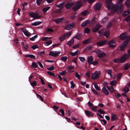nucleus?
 Returning <instances> with one entry per match:
<instances>
[{"label": "nucleus", "mask_w": 130, "mask_h": 130, "mask_svg": "<svg viewBox=\"0 0 130 130\" xmlns=\"http://www.w3.org/2000/svg\"><path fill=\"white\" fill-rule=\"evenodd\" d=\"M119 38L120 39L122 40H124L126 39H128V40L125 41L123 43L122 45L126 47L130 39V36H128V34L127 32H124L120 35Z\"/></svg>", "instance_id": "1"}, {"label": "nucleus", "mask_w": 130, "mask_h": 130, "mask_svg": "<svg viewBox=\"0 0 130 130\" xmlns=\"http://www.w3.org/2000/svg\"><path fill=\"white\" fill-rule=\"evenodd\" d=\"M123 1V0H119L115 8V11L119 10L118 13L120 14L123 10L124 6L123 4H122Z\"/></svg>", "instance_id": "2"}, {"label": "nucleus", "mask_w": 130, "mask_h": 130, "mask_svg": "<svg viewBox=\"0 0 130 130\" xmlns=\"http://www.w3.org/2000/svg\"><path fill=\"white\" fill-rule=\"evenodd\" d=\"M108 1V3L107 4V8L109 10H111L113 9L116 12L119 11V10L117 11H115V8L116 6L111 2V1L112 0H107Z\"/></svg>", "instance_id": "3"}, {"label": "nucleus", "mask_w": 130, "mask_h": 130, "mask_svg": "<svg viewBox=\"0 0 130 130\" xmlns=\"http://www.w3.org/2000/svg\"><path fill=\"white\" fill-rule=\"evenodd\" d=\"M82 5V3L80 1H79L77 2L76 5L72 9L74 11L78 10L80 8Z\"/></svg>", "instance_id": "4"}, {"label": "nucleus", "mask_w": 130, "mask_h": 130, "mask_svg": "<svg viewBox=\"0 0 130 130\" xmlns=\"http://www.w3.org/2000/svg\"><path fill=\"white\" fill-rule=\"evenodd\" d=\"M29 14L30 17L35 19H38L41 17V16L39 15L38 13L36 12H33L31 11L29 13Z\"/></svg>", "instance_id": "5"}, {"label": "nucleus", "mask_w": 130, "mask_h": 130, "mask_svg": "<svg viewBox=\"0 0 130 130\" xmlns=\"http://www.w3.org/2000/svg\"><path fill=\"white\" fill-rule=\"evenodd\" d=\"M101 74L100 71H99L98 72L97 71H95L94 73L92 74V78L93 79H97L99 77Z\"/></svg>", "instance_id": "6"}, {"label": "nucleus", "mask_w": 130, "mask_h": 130, "mask_svg": "<svg viewBox=\"0 0 130 130\" xmlns=\"http://www.w3.org/2000/svg\"><path fill=\"white\" fill-rule=\"evenodd\" d=\"M116 41L114 40H111L109 41L108 43V44L109 45V47L112 48L115 47L116 45Z\"/></svg>", "instance_id": "7"}, {"label": "nucleus", "mask_w": 130, "mask_h": 130, "mask_svg": "<svg viewBox=\"0 0 130 130\" xmlns=\"http://www.w3.org/2000/svg\"><path fill=\"white\" fill-rule=\"evenodd\" d=\"M107 42V41L106 40H101L98 41L96 44L98 46H100L105 45Z\"/></svg>", "instance_id": "8"}, {"label": "nucleus", "mask_w": 130, "mask_h": 130, "mask_svg": "<svg viewBox=\"0 0 130 130\" xmlns=\"http://www.w3.org/2000/svg\"><path fill=\"white\" fill-rule=\"evenodd\" d=\"M74 24L73 23L71 24L67 25L65 27L64 29L68 30H70L74 27Z\"/></svg>", "instance_id": "9"}, {"label": "nucleus", "mask_w": 130, "mask_h": 130, "mask_svg": "<svg viewBox=\"0 0 130 130\" xmlns=\"http://www.w3.org/2000/svg\"><path fill=\"white\" fill-rule=\"evenodd\" d=\"M101 27V25L99 24H98L92 28V31L94 32H95L98 31Z\"/></svg>", "instance_id": "10"}, {"label": "nucleus", "mask_w": 130, "mask_h": 130, "mask_svg": "<svg viewBox=\"0 0 130 130\" xmlns=\"http://www.w3.org/2000/svg\"><path fill=\"white\" fill-rule=\"evenodd\" d=\"M128 56L126 54H125L123 55L120 58V62L122 63L124 62L128 59Z\"/></svg>", "instance_id": "11"}, {"label": "nucleus", "mask_w": 130, "mask_h": 130, "mask_svg": "<svg viewBox=\"0 0 130 130\" xmlns=\"http://www.w3.org/2000/svg\"><path fill=\"white\" fill-rule=\"evenodd\" d=\"M21 29L22 31L24 34L26 36H28L30 35V33L26 30L25 28H22Z\"/></svg>", "instance_id": "12"}, {"label": "nucleus", "mask_w": 130, "mask_h": 130, "mask_svg": "<svg viewBox=\"0 0 130 130\" xmlns=\"http://www.w3.org/2000/svg\"><path fill=\"white\" fill-rule=\"evenodd\" d=\"M90 21L89 20H87L82 23L81 24V26L82 27H84L87 25L89 24L90 23Z\"/></svg>", "instance_id": "13"}, {"label": "nucleus", "mask_w": 130, "mask_h": 130, "mask_svg": "<svg viewBox=\"0 0 130 130\" xmlns=\"http://www.w3.org/2000/svg\"><path fill=\"white\" fill-rule=\"evenodd\" d=\"M74 3L73 2H69L66 5L65 7L67 9H69L74 5Z\"/></svg>", "instance_id": "14"}, {"label": "nucleus", "mask_w": 130, "mask_h": 130, "mask_svg": "<svg viewBox=\"0 0 130 130\" xmlns=\"http://www.w3.org/2000/svg\"><path fill=\"white\" fill-rule=\"evenodd\" d=\"M64 19L63 18H58L53 20L57 24H58L62 21Z\"/></svg>", "instance_id": "15"}, {"label": "nucleus", "mask_w": 130, "mask_h": 130, "mask_svg": "<svg viewBox=\"0 0 130 130\" xmlns=\"http://www.w3.org/2000/svg\"><path fill=\"white\" fill-rule=\"evenodd\" d=\"M101 4L100 3L96 4L94 7V10H99L101 8Z\"/></svg>", "instance_id": "16"}, {"label": "nucleus", "mask_w": 130, "mask_h": 130, "mask_svg": "<svg viewBox=\"0 0 130 130\" xmlns=\"http://www.w3.org/2000/svg\"><path fill=\"white\" fill-rule=\"evenodd\" d=\"M49 54L50 56L55 57H56L58 56V54L55 52L50 51Z\"/></svg>", "instance_id": "17"}, {"label": "nucleus", "mask_w": 130, "mask_h": 130, "mask_svg": "<svg viewBox=\"0 0 130 130\" xmlns=\"http://www.w3.org/2000/svg\"><path fill=\"white\" fill-rule=\"evenodd\" d=\"M85 112L86 115L88 117H93V113L87 110H85Z\"/></svg>", "instance_id": "18"}, {"label": "nucleus", "mask_w": 130, "mask_h": 130, "mask_svg": "<svg viewBox=\"0 0 130 130\" xmlns=\"http://www.w3.org/2000/svg\"><path fill=\"white\" fill-rule=\"evenodd\" d=\"M102 91L104 94L107 95H108L109 93L105 86H104L102 88Z\"/></svg>", "instance_id": "19"}, {"label": "nucleus", "mask_w": 130, "mask_h": 130, "mask_svg": "<svg viewBox=\"0 0 130 130\" xmlns=\"http://www.w3.org/2000/svg\"><path fill=\"white\" fill-rule=\"evenodd\" d=\"M74 43V40L73 38L70 41H68L67 43V44L68 45H69V46L70 47L72 46V45Z\"/></svg>", "instance_id": "20"}, {"label": "nucleus", "mask_w": 130, "mask_h": 130, "mask_svg": "<svg viewBox=\"0 0 130 130\" xmlns=\"http://www.w3.org/2000/svg\"><path fill=\"white\" fill-rule=\"evenodd\" d=\"M93 58L91 56L89 57L87 60L88 63L89 64H91V63L93 61Z\"/></svg>", "instance_id": "21"}, {"label": "nucleus", "mask_w": 130, "mask_h": 130, "mask_svg": "<svg viewBox=\"0 0 130 130\" xmlns=\"http://www.w3.org/2000/svg\"><path fill=\"white\" fill-rule=\"evenodd\" d=\"M106 55L105 53H104L103 52H101L97 55V56L99 58H101L105 56Z\"/></svg>", "instance_id": "22"}, {"label": "nucleus", "mask_w": 130, "mask_h": 130, "mask_svg": "<svg viewBox=\"0 0 130 130\" xmlns=\"http://www.w3.org/2000/svg\"><path fill=\"white\" fill-rule=\"evenodd\" d=\"M24 56L25 57H29L33 59H36L35 56L32 54L26 55H25Z\"/></svg>", "instance_id": "23"}, {"label": "nucleus", "mask_w": 130, "mask_h": 130, "mask_svg": "<svg viewBox=\"0 0 130 130\" xmlns=\"http://www.w3.org/2000/svg\"><path fill=\"white\" fill-rule=\"evenodd\" d=\"M118 119V118L116 117V116L115 114H112L111 116V121H114Z\"/></svg>", "instance_id": "24"}, {"label": "nucleus", "mask_w": 130, "mask_h": 130, "mask_svg": "<svg viewBox=\"0 0 130 130\" xmlns=\"http://www.w3.org/2000/svg\"><path fill=\"white\" fill-rule=\"evenodd\" d=\"M50 8V7H47L43 8L42 9V11L44 13H45Z\"/></svg>", "instance_id": "25"}, {"label": "nucleus", "mask_w": 130, "mask_h": 130, "mask_svg": "<svg viewBox=\"0 0 130 130\" xmlns=\"http://www.w3.org/2000/svg\"><path fill=\"white\" fill-rule=\"evenodd\" d=\"M110 34V31L109 30H107L105 31L104 33V36L108 38L109 37Z\"/></svg>", "instance_id": "26"}, {"label": "nucleus", "mask_w": 130, "mask_h": 130, "mask_svg": "<svg viewBox=\"0 0 130 130\" xmlns=\"http://www.w3.org/2000/svg\"><path fill=\"white\" fill-rule=\"evenodd\" d=\"M78 51L77 50L74 53L72 52H70V54L72 56H75L78 54Z\"/></svg>", "instance_id": "27"}, {"label": "nucleus", "mask_w": 130, "mask_h": 130, "mask_svg": "<svg viewBox=\"0 0 130 130\" xmlns=\"http://www.w3.org/2000/svg\"><path fill=\"white\" fill-rule=\"evenodd\" d=\"M91 41V40L90 39H88L86 40H85L83 42V44H87L90 42Z\"/></svg>", "instance_id": "28"}, {"label": "nucleus", "mask_w": 130, "mask_h": 130, "mask_svg": "<svg viewBox=\"0 0 130 130\" xmlns=\"http://www.w3.org/2000/svg\"><path fill=\"white\" fill-rule=\"evenodd\" d=\"M41 23V21L36 22L32 23V25L34 26H36L40 24Z\"/></svg>", "instance_id": "29"}, {"label": "nucleus", "mask_w": 130, "mask_h": 130, "mask_svg": "<svg viewBox=\"0 0 130 130\" xmlns=\"http://www.w3.org/2000/svg\"><path fill=\"white\" fill-rule=\"evenodd\" d=\"M130 13V11L128 10H127L125 11L123 13V17L126 16L127 15Z\"/></svg>", "instance_id": "30"}, {"label": "nucleus", "mask_w": 130, "mask_h": 130, "mask_svg": "<svg viewBox=\"0 0 130 130\" xmlns=\"http://www.w3.org/2000/svg\"><path fill=\"white\" fill-rule=\"evenodd\" d=\"M81 38V35L80 34H78L74 36L73 38H76L78 39H80Z\"/></svg>", "instance_id": "31"}, {"label": "nucleus", "mask_w": 130, "mask_h": 130, "mask_svg": "<svg viewBox=\"0 0 130 130\" xmlns=\"http://www.w3.org/2000/svg\"><path fill=\"white\" fill-rule=\"evenodd\" d=\"M107 87L109 90V91L111 93H112L114 91V89L112 87H109L108 86H107Z\"/></svg>", "instance_id": "32"}, {"label": "nucleus", "mask_w": 130, "mask_h": 130, "mask_svg": "<svg viewBox=\"0 0 130 130\" xmlns=\"http://www.w3.org/2000/svg\"><path fill=\"white\" fill-rule=\"evenodd\" d=\"M71 34V32H70L64 34L63 36L65 38H68Z\"/></svg>", "instance_id": "33"}, {"label": "nucleus", "mask_w": 130, "mask_h": 130, "mask_svg": "<svg viewBox=\"0 0 130 130\" xmlns=\"http://www.w3.org/2000/svg\"><path fill=\"white\" fill-rule=\"evenodd\" d=\"M31 67L33 68H38V66L37 63L35 62H33L31 65Z\"/></svg>", "instance_id": "34"}, {"label": "nucleus", "mask_w": 130, "mask_h": 130, "mask_svg": "<svg viewBox=\"0 0 130 130\" xmlns=\"http://www.w3.org/2000/svg\"><path fill=\"white\" fill-rule=\"evenodd\" d=\"M67 59L68 57L66 56H65L61 57L60 59L64 62H65L67 61Z\"/></svg>", "instance_id": "35"}, {"label": "nucleus", "mask_w": 130, "mask_h": 130, "mask_svg": "<svg viewBox=\"0 0 130 130\" xmlns=\"http://www.w3.org/2000/svg\"><path fill=\"white\" fill-rule=\"evenodd\" d=\"M108 18L107 17H105L102 20V22L103 23H106L108 20Z\"/></svg>", "instance_id": "36"}, {"label": "nucleus", "mask_w": 130, "mask_h": 130, "mask_svg": "<svg viewBox=\"0 0 130 130\" xmlns=\"http://www.w3.org/2000/svg\"><path fill=\"white\" fill-rule=\"evenodd\" d=\"M125 4L127 7H130V0H127L125 3Z\"/></svg>", "instance_id": "37"}, {"label": "nucleus", "mask_w": 130, "mask_h": 130, "mask_svg": "<svg viewBox=\"0 0 130 130\" xmlns=\"http://www.w3.org/2000/svg\"><path fill=\"white\" fill-rule=\"evenodd\" d=\"M130 67V64H127V63H126L125 64V66L124 67V69L126 70H127L128 68Z\"/></svg>", "instance_id": "38"}, {"label": "nucleus", "mask_w": 130, "mask_h": 130, "mask_svg": "<svg viewBox=\"0 0 130 130\" xmlns=\"http://www.w3.org/2000/svg\"><path fill=\"white\" fill-rule=\"evenodd\" d=\"M105 72H107L108 74L111 77V76L112 75V71L111 70H107L105 71Z\"/></svg>", "instance_id": "39"}, {"label": "nucleus", "mask_w": 130, "mask_h": 130, "mask_svg": "<svg viewBox=\"0 0 130 130\" xmlns=\"http://www.w3.org/2000/svg\"><path fill=\"white\" fill-rule=\"evenodd\" d=\"M113 62L116 63H119L121 62L120 59L117 58H115L113 60Z\"/></svg>", "instance_id": "40"}, {"label": "nucleus", "mask_w": 130, "mask_h": 130, "mask_svg": "<svg viewBox=\"0 0 130 130\" xmlns=\"http://www.w3.org/2000/svg\"><path fill=\"white\" fill-rule=\"evenodd\" d=\"M88 12L87 10H85L82 12L81 14L82 15L85 16L87 15V13Z\"/></svg>", "instance_id": "41"}, {"label": "nucleus", "mask_w": 130, "mask_h": 130, "mask_svg": "<svg viewBox=\"0 0 130 130\" xmlns=\"http://www.w3.org/2000/svg\"><path fill=\"white\" fill-rule=\"evenodd\" d=\"M36 95L37 96V98H39L40 100L42 101H43V98L41 96L39 95L37 93L36 94Z\"/></svg>", "instance_id": "42"}, {"label": "nucleus", "mask_w": 130, "mask_h": 130, "mask_svg": "<svg viewBox=\"0 0 130 130\" xmlns=\"http://www.w3.org/2000/svg\"><path fill=\"white\" fill-rule=\"evenodd\" d=\"M52 41L51 40H49L48 41H47L45 44V45L46 46L49 45L50 44H51L52 43Z\"/></svg>", "instance_id": "43"}, {"label": "nucleus", "mask_w": 130, "mask_h": 130, "mask_svg": "<svg viewBox=\"0 0 130 130\" xmlns=\"http://www.w3.org/2000/svg\"><path fill=\"white\" fill-rule=\"evenodd\" d=\"M65 39V38L63 36H62L59 37V40L61 42H62Z\"/></svg>", "instance_id": "44"}, {"label": "nucleus", "mask_w": 130, "mask_h": 130, "mask_svg": "<svg viewBox=\"0 0 130 130\" xmlns=\"http://www.w3.org/2000/svg\"><path fill=\"white\" fill-rule=\"evenodd\" d=\"M84 32L85 33H89L90 32V29L88 28H85V29Z\"/></svg>", "instance_id": "45"}, {"label": "nucleus", "mask_w": 130, "mask_h": 130, "mask_svg": "<svg viewBox=\"0 0 130 130\" xmlns=\"http://www.w3.org/2000/svg\"><path fill=\"white\" fill-rule=\"evenodd\" d=\"M37 37L38 35H36L32 38H30L29 39L31 41H34L35 40V38H37Z\"/></svg>", "instance_id": "46"}, {"label": "nucleus", "mask_w": 130, "mask_h": 130, "mask_svg": "<svg viewBox=\"0 0 130 130\" xmlns=\"http://www.w3.org/2000/svg\"><path fill=\"white\" fill-rule=\"evenodd\" d=\"M70 84H71V88L72 89H73L75 86V85L73 83V81L70 82Z\"/></svg>", "instance_id": "47"}, {"label": "nucleus", "mask_w": 130, "mask_h": 130, "mask_svg": "<svg viewBox=\"0 0 130 130\" xmlns=\"http://www.w3.org/2000/svg\"><path fill=\"white\" fill-rule=\"evenodd\" d=\"M98 111L99 113L101 114H103L105 113V112L101 109H98Z\"/></svg>", "instance_id": "48"}, {"label": "nucleus", "mask_w": 130, "mask_h": 130, "mask_svg": "<svg viewBox=\"0 0 130 130\" xmlns=\"http://www.w3.org/2000/svg\"><path fill=\"white\" fill-rule=\"evenodd\" d=\"M93 85L94 86L95 88L96 89V90H100V89L99 87L97 86L96 83H93Z\"/></svg>", "instance_id": "49"}, {"label": "nucleus", "mask_w": 130, "mask_h": 130, "mask_svg": "<svg viewBox=\"0 0 130 130\" xmlns=\"http://www.w3.org/2000/svg\"><path fill=\"white\" fill-rule=\"evenodd\" d=\"M92 110L94 112H96L97 109V107L96 106H93L91 108Z\"/></svg>", "instance_id": "50"}, {"label": "nucleus", "mask_w": 130, "mask_h": 130, "mask_svg": "<svg viewBox=\"0 0 130 130\" xmlns=\"http://www.w3.org/2000/svg\"><path fill=\"white\" fill-rule=\"evenodd\" d=\"M32 87L36 86L37 85V83L35 81L30 83Z\"/></svg>", "instance_id": "51"}, {"label": "nucleus", "mask_w": 130, "mask_h": 130, "mask_svg": "<svg viewBox=\"0 0 130 130\" xmlns=\"http://www.w3.org/2000/svg\"><path fill=\"white\" fill-rule=\"evenodd\" d=\"M123 91L125 92L126 93L129 91V89L128 88H126V87H125L123 90Z\"/></svg>", "instance_id": "52"}, {"label": "nucleus", "mask_w": 130, "mask_h": 130, "mask_svg": "<svg viewBox=\"0 0 130 130\" xmlns=\"http://www.w3.org/2000/svg\"><path fill=\"white\" fill-rule=\"evenodd\" d=\"M75 76L78 79H80V75L77 72L76 73Z\"/></svg>", "instance_id": "53"}, {"label": "nucleus", "mask_w": 130, "mask_h": 130, "mask_svg": "<svg viewBox=\"0 0 130 130\" xmlns=\"http://www.w3.org/2000/svg\"><path fill=\"white\" fill-rule=\"evenodd\" d=\"M76 13H75L73 14V15L71 16L70 17V18L73 20H74L76 18Z\"/></svg>", "instance_id": "54"}, {"label": "nucleus", "mask_w": 130, "mask_h": 130, "mask_svg": "<svg viewBox=\"0 0 130 130\" xmlns=\"http://www.w3.org/2000/svg\"><path fill=\"white\" fill-rule=\"evenodd\" d=\"M59 112L62 114V115L63 116L64 115V112L63 109H60L59 110Z\"/></svg>", "instance_id": "55"}, {"label": "nucleus", "mask_w": 130, "mask_h": 130, "mask_svg": "<svg viewBox=\"0 0 130 130\" xmlns=\"http://www.w3.org/2000/svg\"><path fill=\"white\" fill-rule=\"evenodd\" d=\"M95 19L96 18L95 17H94L92 19L91 21L92 23L95 24L96 23V21L95 20Z\"/></svg>", "instance_id": "56"}, {"label": "nucleus", "mask_w": 130, "mask_h": 130, "mask_svg": "<svg viewBox=\"0 0 130 130\" xmlns=\"http://www.w3.org/2000/svg\"><path fill=\"white\" fill-rule=\"evenodd\" d=\"M43 1V0H37L36 3L39 6Z\"/></svg>", "instance_id": "57"}, {"label": "nucleus", "mask_w": 130, "mask_h": 130, "mask_svg": "<svg viewBox=\"0 0 130 130\" xmlns=\"http://www.w3.org/2000/svg\"><path fill=\"white\" fill-rule=\"evenodd\" d=\"M47 73L50 75L53 76L54 77H55V75L54 73H52L50 71H48L47 72Z\"/></svg>", "instance_id": "58"}, {"label": "nucleus", "mask_w": 130, "mask_h": 130, "mask_svg": "<svg viewBox=\"0 0 130 130\" xmlns=\"http://www.w3.org/2000/svg\"><path fill=\"white\" fill-rule=\"evenodd\" d=\"M74 68V66L69 65L68 67V69L71 70Z\"/></svg>", "instance_id": "59"}, {"label": "nucleus", "mask_w": 130, "mask_h": 130, "mask_svg": "<svg viewBox=\"0 0 130 130\" xmlns=\"http://www.w3.org/2000/svg\"><path fill=\"white\" fill-rule=\"evenodd\" d=\"M99 62L97 60L95 61H92L91 63V64L93 65L94 66L95 65L98 64Z\"/></svg>", "instance_id": "60"}, {"label": "nucleus", "mask_w": 130, "mask_h": 130, "mask_svg": "<svg viewBox=\"0 0 130 130\" xmlns=\"http://www.w3.org/2000/svg\"><path fill=\"white\" fill-rule=\"evenodd\" d=\"M31 48L34 50H35L36 48H38V45H35L31 46Z\"/></svg>", "instance_id": "61"}, {"label": "nucleus", "mask_w": 130, "mask_h": 130, "mask_svg": "<svg viewBox=\"0 0 130 130\" xmlns=\"http://www.w3.org/2000/svg\"><path fill=\"white\" fill-rule=\"evenodd\" d=\"M64 3V2L61 3L60 4H59L57 5L56 7L58 8H61L63 5Z\"/></svg>", "instance_id": "62"}, {"label": "nucleus", "mask_w": 130, "mask_h": 130, "mask_svg": "<svg viewBox=\"0 0 130 130\" xmlns=\"http://www.w3.org/2000/svg\"><path fill=\"white\" fill-rule=\"evenodd\" d=\"M59 73L61 75H65L67 73L66 70H64L62 72H59Z\"/></svg>", "instance_id": "63"}, {"label": "nucleus", "mask_w": 130, "mask_h": 130, "mask_svg": "<svg viewBox=\"0 0 130 130\" xmlns=\"http://www.w3.org/2000/svg\"><path fill=\"white\" fill-rule=\"evenodd\" d=\"M125 20L127 22H128L130 20V14L125 18Z\"/></svg>", "instance_id": "64"}]
</instances>
